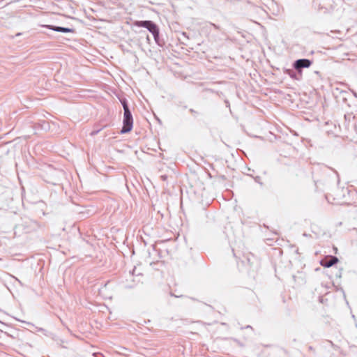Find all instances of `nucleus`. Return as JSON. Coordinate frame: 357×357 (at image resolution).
Masks as SVG:
<instances>
[{
  "label": "nucleus",
  "mask_w": 357,
  "mask_h": 357,
  "mask_svg": "<svg viewBox=\"0 0 357 357\" xmlns=\"http://www.w3.org/2000/svg\"><path fill=\"white\" fill-rule=\"evenodd\" d=\"M134 25L138 27H144L148 29L149 32L153 36L155 43L160 45L159 43V28L156 24L151 20L135 21Z\"/></svg>",
  "instance_id": "f257e3e1"
},
{
  "label": "nucleus",
  "mask_w": 357,
  "mask_h": 357,
  "mask_svg": "<svg viewBox=\"0 0 357 357\" xmlns=\"http://www.w3.org/2000/svg\"><path fill=\"white\" fill-rule=\"evenodd\" d=\"M123 128L121 130V133H126L130 132L132 128L133 119L131 112L130 109L124 111L123 113Z\"/></svg>",
  "instance_id": "f03ea898"
},
{
  "label": "nucleus",
  "mask_w": 357,
  "mask_h": 357,
  "mask_svg": "<svg viewBox=\"0 0 357 357\" xmlns=\"http://www.w3.org/2000/svg\"><path fill=\"white\" fill-rule=\"evenodd\" d=\"M312 62L310 59H300L294 61L293 66L298 72H301L303 68H309Z\"/></svg>",
  "instance_id": "7ed1b4c3"
},
{
  "label": "nucleus",
  "mask_w": 357,
  "mask_h": 357,
  "mask_svg": "<svg viewBox=\"0 0 357 357\" xmlns=\"http://www.w3.org/2000/svg\"><path fill=\"white\" fill-rule=\"evenodd\" d=\"M338 261L339 260L337 257L328 256L321 260L320 264L324 267L329 268L336 264L338 262Z\"/></svg>",
  "instance_id": "20e7f679"
},
{
  "label": "nucleus",
  "mask_w": 357,
  "mask_h": 357,
  "mask_svg": "<svg viewBox=\"0 0 357 357\" xmlns=\"http://www.w3.org/2000/svg\"><path fill=\"white\" fill-rule=\"evenodd\" d=\"M43 26L49 29L55 31H58V32H62V33H73V32H74V30L73 29H70V28L56 26H53V25H43Z\"/></svg>",
  "instance_id": "39448f33"
},
{
  "label": "nucleus",
  "mask_w": 357,
  "mask_h": 357,
  "mask_svg": "<svg viewBox=\"0 0 357 357\" xmlns=\"http://www.w3.org/2000/svg\"><path fill=\"white\" fill-rule=\"evenodd\" d=\"M121 105L123 106V111H126V109H127V110L130 109L129 107H128V105L127 100L126 99L121 100Z\"/></svg>",
  "instance_id": "423d86ee"
},
{
  "label": "nucleus",
  "mask_w": 357,
  "mask_h": 357,
  "mask_svg": "<svg viewBox=\"0 0 357 357\" xmlns=\"http://www.w3.org/2000/svg\"><path fill=\"white\" fill-rule=\"evenodd\" d=\"M287 74H288L291 78L298 79L296 77V74L292 70H287Z\"/></svg>",
  "instance_id": "0eeeda50"
},
{
  "label": "nucleus",
  "mask_w": 357,
  "mask_h": 357,
  "mask_svg": "<svg viewBox=\"0 0 357 357\" xmlns=\"http://www.w3.org/2000/svg\"><path fill=\"white\" fill-rule=\"evenodd\" d=\"M329 342V344H331V346L336 351H340V347H338L337 345L335 344L331 340H328V341Z\"/></svg>",
  "instance_id": "6e6552de"
},
{
  "label": "nucleus",
  "mask_w": 357,
  "mask_h": 357,
  "mask_svg": "<svg viewBox=\"0 0 357 357\" xmlns=\"http://www.w3.org/2000/svg\"><path fill=\"white\" fill-rule=\"evenodd\" d=\"M189 111H190V112L191 114H193V115H195V116L196 114H197V112H196V111H195V110H194L193 109H189Z\"/></svg>",
  "instance_id": "1a4fd4ad"
},
{
  "label": "nucleus",
  "mask_w": 357,
  "mask_h": 357,
  "mask_svg": "<svg viewBox=\"0 0 357 357\" xmlns=\"http://www.w3.org/2000/svg\"><path fill=\"white\" fill-rule=\"evenodd\" d=\"M211 25L214 29H217V30L220 29V27H219L218 25L215 24L211 23Z\"/></svg>",
  "instance_id": "9d476101"
},
{
  "label": "nucleus",
  "mask_w": 357,
  "mask_h": 357,
  "mask_svg": "<svg viewBox=\"0 0 357 357\" xmlns=\"http://www.w3.org/2000/svg\"><path fill=\"white\" fill-rule=\"evenodd\" d=\"M308 349H309V351H314V349L312 346H309Z\"/></svg>",
  "instance_id": "9b49d317"
},
{
  "label": "nucleus",
  "mask_w": 357,
  "mask_h": 357,
  "mask_svg": "<svg viewBox=\"0 0 357 357\" xmlns=\"http://www.w3.org/2000/svg\"><path fill=\"white\" fill-rule=\"evenodd\" d=\"M245 328H250V329H252V327L250 325H248L245 327Z\"/></svg>",
  "instance_id": "f8f14e48"
},
{
  "label": "nucleus",
  "mask_w": 357,
  "mask_h": 357,
  "mask_svg": "<svg viewBox=\"0 0 357 357\" xmlns=\"http://www.w3.org/2000/svg\"><path fill=\"white\" fill-rule=\"evenodd\" d=\"M183 35L186 36V33H183Z\"/></svg>",
  "instance_id": "ddd939ff"
}]
</instances>
